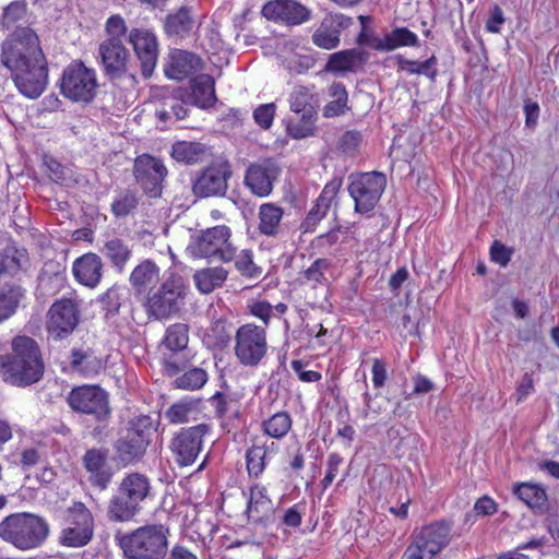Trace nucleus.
Here are the masks:
<instances>
[{"instance_id":"obj_30","label":"nucleus","mask_w":559,"mask_h":559,"mask_svg":"<svg viewBox=\"0 0 559 559\" xmlns=\"http://www.w3.org/2000/svg\"><path fill=\"white\" fill-rule=\"evenodd\" d=\"M273 509L272 501L266 493V488L260 484L250 487L247 514L253 522L261 521Z\"/></svg>"},{"instance_id":"obj_7","label":"nucleus","mask_w":559,"mask_h":559,"mask_svg":"<svg viewBox=\"0 0 559 559\" xmlns=\"http://www.w3.org/2000/svg\"><path fill=\"white\" fill-rule=\"evenodd\" d=\"M231 236V229L227 225L203 229L192 237L188 251L193 258L230 262L237 252Z\"/></svg>"},{"instance_id":"obj_58","label":"nucleus","mask_w":559,"mask_h":559,"mask_svg":"<svg viewBox=\"0 0 559 559\" xmlns=\"http://www.w3.org/2000/svg\"><path fill=\"white\" fill-rule=\"evenodd\" d=\"M207 338H211L213 336V341L211 342V344L213 346H223L227 343L228 338H229V335L226 331V325H225V322H222V321H215L207 334H206Z\"/></svg>"},{"instance_id":"obj_43","label":"nucleus","mask_w":559,"mask_h":559,"mask_svg":"<svg viewBox=\"0 0 559 559\" xmlns=\"http://www.w3.org/2000/svg\"><path fill=\"white\" fill-rule=\"evenodd\" d=\"M27 2L25 0H16L9 3L0 16V26L10 29L16 24L26 21Z\"/></svg>"},{"instance_id":"obj_50","label":"nucleus","mask_w":559,"mask_h":559,"mask_svg":"<svg viewBox=\"0 0 559 559\" xmlns=\"http://www.w3.org/2000/svg\"><path fill=\"white\" fill-rule=\"evenodd\" d=\"M127 24L122 16L115 14L108 17L105 24L106 38L104 40H114L123 43L127 36Z\"/></svg>"},{"instance_id":"obj_8","label":"nucleus","mask_w":559,"mask_h":559,"mask_svg":"<svg viewBox=\"0 0 559 559\" xmlns=\"http://www.w3.org/2000/svg\"><path fill=\"white\" fill-rule=\"evenodd\" d=\"M98 83L96 71L82 61H73L66 67L61 78V93L79 103H90L96 95Z\"/></svg>"},{"instance_id":"obj_32","label":"nucleus","mask_w":559,"mask_h":559,"mask_svg":"<svg viewBox=\"0 0 559 559\" xmlns=\"http://www.w3.org/2000/svg\"><path fill=\"white\" fill-rule=\"evenodd\" d=\"M215 83L211 75L201 74L191 81V98L195 106L207 108L215 104Z\"/></svg>"},{"instance_id":"obj_59","label":"nucleus","mask_w":559,"mask_h":559,"mask_svg":"<svg viewBox=\"0 0 559 559\" xmlns=\"http://www.w3.org/2000/svg\"><path fill=\"white\" fill-rule=\"evenodd\" d=\"M361 142V134L357 131H347L340 139V147L345 153L356 151Z\"/></svg>"},{"instance_id":"obj_54","label":"nucleus","mask_w":559,"mask_h":559,"mask_svg":"<svg viewBox=\"0 0 559 559\" xmlns=\"http://www.w3.org/2000/svg\"><path fill=\"white\" fill-rule=\"evenodd\" d=\"M386 404L388 400L383 396L376 395L374 397H370L368 394H366L365 417L371 419L377 418L386 408Z\"/></svg>"},{"instance_id":"obj_46","label":"nucleus","mask_w":559,"mask_h":559,"mask_svg":"<svg viewBox=\"0 0 559 559\" xmlns=\"http://www.w3.org/2000/svg\"><path fill=\"white\" fill-rule=\"evenodd\" d=\"M330 261L328 259H317L308 269H306L300 275V282L309 285L312 288L319 284L325 282L324 273L330 267Z\"/></svg>"},{"instance_id":"obj_5","label":"nucleus","mask_w":559,"mask_h":559,"mask_svg":"<svg viewBox=\"0 0 559 559\" xmlns=\"http://www.w3.org/2000/svg\"><path fill=\"white\" fill-rule=\"evenodd\" d=\"M169 528L163 524L140 526L120 538V547L129 559H165Z\"/></svg>"},{"instance_id":"obj_53","label":"nucleus","mask_w":559,"mask_h":559,"mask_svg":"<svg viewBox=\"0 0 559 559\" xmlns=\"http://www.w3.org/2000/svg\"><path fill=\"white\" fill-rule=\"evenodd\" d=\"M343 463V457L338 453H331L326 461V474L321 481L322 488L325 490L335 479L338 468Z\"/></svg>"},{"instance_id":"obj_6","label":"nucleus","mask_w":559,"mask_h":559,"mask_svg":"<svg viewBox=\"0 0 559 559\" xmlns=\"http://www.w3.org/2000/svg\"><path fill=\"white\" fill-rule=\"evenodd\" d=\"M290 110L299 118L287 119L286 129L294 139H304L313 134L319 97L314 86L296 85L288 96Z\"/></svg>"},{"instance_id":"obj_40","label":"nucleus","mask_w":559,"mask_h":559,"mask_svg":"<svg viewBox=\"0 0 559 559\" xmlns=\"http://www.w3.org/2000/svg\"><path fill=\"white\" fill-rule=\"evenodd\" d=\"M514 493L532 509H540L545 506L547 496L545 490L534 484L523 483L514 488Z\"/></svg>"},{"instance_id":"obj_26","label":"nucleus","mask_w":559,"mask_h":559,"mask_svg":"<svg viewBox=\"0 0 559 559\" xmlns=\"http://www.w3.org/2000/svg\"><path fill=\"white\" fill-rule=\"evenodd\" d=\"M449 526L437 522L421 527L413 542L426 549L427 554L436 556L449 544Z\"/></svg>"},{"instance_id":"obj_64","label":"nucleus","mask_w":559,"mask_h":559,"mask_svg":"<svg viewBox=\"0 0 559 559\" xmlns=\"http://www.w3.org/2000/svg\"><path fill=\"white\" fill-rule=\"evenodd\" d=\"M435 556L427 554V550L412 543L404 551L402 559H433Z\"/></svg>"},{"instance_id":"obj_13","label":"nucleus","mask_w":559,"mask_h":559,"mask_svg":"<svg viewBox=\"0 0 559 559\" xmlns=\"http://www.w3.org/2000/svg\"><path fill=\"white\" fill-rule=\"evenodd\" d=\"M94 532L91 511L82 502H75L68 509L67 525L61 531L59 542L67 547H83L90 543Z\"/></svg>"},{"instance_id":"obj_2","label":"nucleus","mask_w":559,"mask_h":559,"mask_svg":"<svg viewBox=\"0 0 559 559\" xmlns=\"http://www.w3.org/2000/svg\"><path fill=\"white\" fill-rule=\"evenodd\" d=\"M0 372L5 382L27 386L44 374V361L38 344L29 336L20 335L12 341V354L0 356Z\"/></svg>"},{"instance_id":"obj_10","label":"nucleus","mask_w":559,"mask_h":559,"mask_svg":"<svg viewBox=\"0 0 559 559\" xmlns=\"http://www.w3.org/2000/svg\"><path fill=\"white\" fill-rule=\"evenodd\" d=\"M183 285L179 277L170 276L160 287L147 295L145 309L148 317L156 320L167 319L180 309Z\"/></svg>"},{"instance_id":"obj_15","label":"nucleus","mask_w":559,"mask_h":559,"mask_svg":"<svg viewBox=\"0 0 559 559\" xmlns=\"http://www.w3.org/2000/svg\"><path fill=\"white\" fill-rule=\"evenodd\" d=\"M134 176L144 192L156 198L162 193V182L167 176V168L160 159L143 154L134 160Z\"/></svg>"},{"instance_id":"obj_20","label":"nucleus","mask_w":559,"mask_h":559,"mask_svg":"<svg viewBox=\"0 0 559 559\" xmlns=\"http://www.w3.org/2000/svg\"><path fill=\"white\" fill-rule=\"evenodd\" d=\"M229 176L230 173L227 164H212L194 181L193 193L199 198L223 195L227 190V179Z\"/></svg>"},{"instance_id":"obj_41","label":"nucleus","mask_w":559,"mask_h":559,"mask_svg":"<svg viewBox=\"0 0 559 559\" xmlns=\"http://www.w3.org/2000/svg\"><path fill=\"white\" fill-rule=\"evenodd\" d=\"M360 60V52L355 49L343 50L332 53L325 66L329 72L350 71Z\"/></svg>"},{"instance_id":"obj_29","label":"nucleus","mask_w":559,"mask_h":559,"mask_svg":"<svg viewBox=\"0 0 559 559\" xmlns=\"http://www.w3.org/2000/svg\"><path fill=\"white\" fill-rule=\"evenodd\" d=\"M418 45V36L406 27H396L382 38H376L371 47L378 51H392L401 47Z\"/></svg>"},{"instance_id":"obj_16","label":"nucleus","mask_w":559,"mask_h":559,"mask_svg":"<svg viewBox=\"0 0 559 559\" xmlns=\"http://www.w3.org/2000/svg\"><path fill=\"white\" fill-rule=\"evenodd\" d=\"M207 432L205 425L181 429L171 441V451L176 461L181 466H189L198 457L203 442V437Z\"/></svg>"},{"instance_id":"obj_18","label":"nucleus","mask_w":559,"mask_h":559,"mask_svg":"<svg viewBox=\"0 0 559 559\" xmlns=\"http://www.w3.org/2000/svg\"><path fill=\"white\" fill-rule=\"evenodd\" d=\"M98 55L104 72L109 79H120L128 73L131 53L123 43L103 40L98 48Z\"/></svg>"},{"instance_id":"obj_38","label":"nucleus","mask_w":559,"mask_h":559,"mask_svg":"<svg viewBox=\"0 0 559 559\" xmlns=\"http://www.w3.org/2000/svg\"><path fill=\"white\" fill-rule=\"evenodd\" d=\"M103 254L110 260L114 266L120 271L123 270L124 265L131 258V249L129 246L119 238L108 239L102 250Z\"/></svg>"},{"instance_id":"obj_23","label":"nucleus","mask_w":559,"mask_h":559,"mask_svg":"<svg viewBox=\"0 0 559 559\" xmlns=\"http://www.w3.org/2000/svg\"><path fill=\"white\" fill-rule=\"evenodd\" d=\"M277 175L278 168L276 165L270 159H264L248 167L245 183L254 195L267 197L273 190V183Z\"/></svg>"},{"instance_id":"obj_63","label":"nucleus","mask_w":559,"mask_h":559,"mask_svg":"<svg viewBox=\"0 0 559 559\" xmlns=\"http://www.w3.org/2000/svg\"><path fill=\"white\" fill-rule=\"evenodd\" d=\"M372 383L376 388H382L386 380V368L382 360L374 358L372 360Z\"/></svg>"},{"instance_id":"obj_19","label":"nucleus","mask_w":559,"mask_h":559,"mask_svg":"<svg viewBox=\"0 0 559 559\" xmlns=\"http://www.w3.org/2000/svg\"><path fill=\"white\" fill-rule=\"evenodd\" d=\"M108 455L107 449L92 448L82 456V464L88 475L90 484L99 490H105L114 476Z\"/></svg>"},{"instance_id":"obj_27","label":"nucleus","mask_w":559,"mask_h":559,"mask_svg":"<svg viewBox=\"0 0 559 559\" xmlns=\"http://www.w3.org/2000/svg\"><path fill=\"white\" fill-rule=\"evenodd\" d=\"M201 68V59L186 50H173L169 53V61L165 68V74L171 80L180 81Z\"/></svg>"},{"instance_id":"obj_61","label":"nucleus","mask_w":559,"mask_h":559,"mask_svg":"<svg viewBox=\"0 0 559 559\" xmlns=\"http://www.w3.org/2000/svg\"><path fill=\"white\" fill-rule=\"evenodd\" d=\"M504 23L503 11L500 7L495 5L489 14V17L486 22V31L489 33H499L502 24Z\"/></svg>"},{"instance_id":"obj_37","label":"nucleus","mask_w":559,"mask_h":559,"mask_svg":"<svg viewBox=\"0 0 559 559\" xmlns=\"http://www.w3.org/2000/svg\"><path fill=\"white\" fill-rule=\"evenodd\" d=\"M329 96L332 98L323 108L326 118L338 117L348 109V94L342 83H333L329 87Z\"/></svg>"},{"instance_id":"obj_4","label":"nucleus","mask_w":559,"mask_h":559,"mask_svg":"<svg viewBox=\"0 0 559 559\" xmlns=\"http://www.w3.org/2000/svg\"><path fill=\"white\" fill-rule=\"evenodd\" d=\"M48 535L49 524L34 513H13L0 522V538L20 550L40 547Z\"/></svg>"},{"instance_id":"obj_25","label":"nucleus","mask_w":559,"mask_h":559,"mask_svg":"<svg viewBox=\"0 0 559 559\" xmlns=\"http://www.w3.org/2000/svg\"><path fill=\"white\" fill-rule=\"evenodd\" d=\"M349 19L343 14L328 15L312 35L313 44L322 49L331 50L340 44V28L348 24Z\"/></svg>"},{"instance_id":"obj_3","label":"nucleus","mask_w":559,"mask_h":559,"mask_svg":"<svg viewBox=\"0 0 559 559\" xmlns=\"http://www.w3.org/2000/svg\"><path fill=\"white\" fill-rule=\"evenodd\" d=\"M150 478L142 473L126 474L119 483L117 495L108 502L107 516L114 522H129L141 510V503L151 496Z\"/></svg>"},{"instance_id":"obj_42","label":"nucleus","mask_w":559,"mask_h":559,"mask_svg":"<svg viewBox=\"0 0 559 559\" xmlns=\"http://www.w3.org/2000/svg\"><path fill=\"white\" fill-rule=\"evenodd\" d=\"M23 296L24 292L17 286H8L0 290V322L15 312Z\"/></svg>"},{"instance_id":"obj_24","label":"nucleus","mask_w":559,"mask_h":559,"mask_svg":"<svg viewBox=\"0 0 559 559\" xmlns=\"http://www.w3.org/2000/svg\"><path fill=\"white\" fill-rule=\"evenodd\" d=\"M342 186L338 178L332 179L325 185L314 205L301 224L304 233L312 231L317 224L326 215Z\"/></svg>"},{"instance_id":"obj_11","label":"nucleus","mask_w":559,"mask_h":559,"mask_svg":"<svg viewBox=\"0 0 559 559\" xmlns=\"http://www.w3.org/2000/svg\"><path fill=\"white\" fill-rule=\"evenodd\" d=\"M386 186V178L381 173H364L350 177L348 192L355 202V211L368 213L373 210Z\"/></svg>"},{"instance_id":"obj_62","label":"nucleus","mask_w":559,"mask_h":559,"mask_svg":"<svg viewBox=\"0 0 559 559\" xmlns=\"http://www.w3.org/2000/svg\"><path fill=\"white\" fill-rule=\"evenodd\" d=\"M474 511L476 512L477 515H491L496 513L497 504L493 501V499H491L488 496H484L475 502Z\"/></svg>"},{"instance_id":"obj_17","label":"nucleus","mask_w":559,"mask_h":559,"mask_svg":"<svg viewBox=\"0 0 559 559\" xmlns=\"http://www.w3.org/2000/svg\"><path fill=\"white\" fill-rule=\"evenodd\" d=\"M262 15L276 23L294 26L306 23L311 17V10L295 0H272L261 10Z\"/></svg>"},{"instance_id":"obj_34","label":"nucleus","mask_w":559,"mask_h":559,"mask_svg":"<svg viewBox=\"0 0 559 559\" xmlns=\"http://www.w3.org/2000/svg\"><path fill=\"white\" fill-rule=\"evenodd\" d=\"M283 209L274 203H263L259 207L258 229L262 235L275 237L281 230Z\"/></svg>"},{"instance_id":"obj_31","label":"nucleus","mask_w":559,"mask_h":559,"mask_svg":"<svg viewBox=\"0 0 559 559\" xmlns=\"http://www.w3.org/2000/svg\"><path fill=\"white\" fill-rule=\"evenodd\" d=\"M195 22L190 9L180 8L175 13L168 14L165 19L164 29L168 36L186 37L193 31Z\"/></svg>"},{"instance_id":"obj_22","label":"nucleus","mask_w":559,"mask_h":559,"mask_svg":"<svg viewBox=\"0 0 559 559\" xmlns=\"http://www.w3.org/2000/svg\"><path fill=\"white\" fill-rule=\"evenodd\" d=\"M129 40L141 61L143 76L150 78L154 72L158 57L156 36L148 31L134 28L130 32Z\"/></svg>"},{"instance_id":"obj_55","label":"nucleus","mask_w":559,"mask_h":559,"mask_svg":"<svg viewBox=\"0 0 559 559\" xmlns=\"http://www.w3.org/2000/svg\"><path fill=\"white\" fill-rule=\"evenodd\" d=\"M314 66V60L310 56L295 55L287 60V69L290 72L302 74Z\"/></svg>"},{"instance_id":"obj_44","label":"nucleus","mask_w":559,"mask_h":559,"mask_svg":"<svg viewBox=\"0 0 559 559\" xmlns=\"http://www.w3.org/2000/svg\"><path fill=\"white\" fill-rule=\"evenodd\" d=\"M198 412V402L191 399H183L173 404L166 412V418L171 424L187 423Z\"/></svg>"},{"instance_id":"obj_35","label":"nucleus","mask_w":559,"mask_h":559,"mask_svg":"<svg viewBox=\"0 0 559 559\" xmlns=\"http://www.w3.org/2000/svg\"><path fill=\"white\" fill-rule=\"evenodd\" d=\"M205 153V145L194 141H177L171 147V157L187 165L202 162Z\"/></svg>"},{"instance_id":"obj_45","label":"nucleus","mask_w":559,"mask_h":559,"mask_svg":"<svg viewBox=\"0 0 559 559\" xmlns=\"http://www.w3.org/2000/svg\"><path fill=\"white\" fill-rule=\"evenodd\" d=\"M189 330L186 324H173L165 334L164 344L171 352H181L187 348Z\"/></svg>"},{"instance_id":"obj_39","label":"nucleus","mask_w":559,"mask_h":559,"mask_svg":"<svg viewBox=\"0 0 559 559\" xmlns=\"http://www.w3.org/2000/svg\"><path fill=\"white\" fill-rule=\"evenodd\" d=\"M293 420L288 413L278 412L262 423L263 431L271 438L282 439L292 429Z\"/></svg>"},{"instance_id":"obj_49","label":"nucleus","mask_w":559,"mask_h":559,"mask_svg":"<svg viewBox=\"0 0 559 559\" xmlns=\"http://www.w3.org/2000/svg\"><path fill=\"white\" fill-rule=\"evenodd\" d=\"M266 450L263 447H252L247 451V469L250 476H260L265 468Z\"/></svg>"},{"instance_id":"obj_56","label":"nucleus","mask_w":559,"mask_h":559,"mask_svg":"<svg viewBox=\"0 0 559 559\" xmlns=\"http://www.w3.org/2000/svg\"><path fill=\"white\" fill-rule=\"evenodd\" d=\"M248 308L252 316L262 320V322L264 323L263 328L269 325V321L273 309L270 302L264 300H253L252 302L249 304Z\"/></svg>"},{"instance_id":"obj_28","label":"nucleus","mask_w":559,"mask_h":559,"mask_svg":"<svg viewBox=\"0 0 559 559\" xmlns=\"http://www.w3.org/2000/svg\"><path fill=\"white\" fill-rule=\"evenodd\" d=\"M103 263L95 253H86L73 263L75 280L84 286L95 287L102 278Z\"/></svg>"},{"instance_id":"obj_52","label":"nucleus","mask_w":559,"mask_h":559,"mask_svg":"<svg viewBox=\"0 0 559 559\" xmlns=\"http://www.w3.org/2000/svg\"><path fill=\"white\" fill-rule=\"evenodd\" d=\"M234 259L236 260V267L242 275L254 277L260 273L253 263L251 251L242 250L238 255L236 254Z\"/></svg>"},{"instance_id":"obj_60","label":"nucleus","mask_w":559,"mask_h":559,"mask_svg":"<svg viewBox=\"0 0 559 559\" xmlns=\"http://www.w3.org/2000/svg\"><path fill=\"white\" fill-rule=\"evenodd\" d=\"M103 368L102 360L96 356L88 354L84 362L78 369L83 376L90 378L96 376Z\"/></svg>"},{"instance_id":"obj_12","label":"nucleus","mask_w":559,"mask_h":559,"mask_svg":"<svg viewBox=\"0 0 559 559\" xmlns=\"http://www.w3.org/2000/svg\"><path fill=\"white\" fill-rule=\"evenodd\" d=\"M80 305L75 299L61 298L49 308L46 317V331L49 338L60 341L73 333L79 324Z\"/></svg>"},{"instance_id":"obj_21","label":"nucleus","mask_w":559,"mask_h":559,"mask_svg":"<svg viewBox=\"0 0 559 559\" xmlns=\"http://www.w3.org/2000/svg\"><path fill=\"white\" fill-rule=\"evenodd\" d=\"M148 443L150 430L133 426L128 429L126 436L117 440L115 444L117 457L123 465L133 464L144 455Z\"/></svg>"},{"instance_id":"obj_9","label":"nucleus","mask_w":559,"mask_h":559,"mask_svg":"<svg viewBox=\"0 0 559 559\" xmlns=\"http://www.w3.org/2000/svg\"><path fill=\"white\" fill-rule=\"evenodd\" d=\"M265 328L246 323L238 328L235 335V356L246 367H255L267 353Z\"/></svg>"},{"instance_id":"obj_57","label":"nucleus","mask_w":559,"mask_h":559,"mask_svg":"<svg viewBox=\"0 0 559 559\" xmlns=\"http://www.w3.org/2000/svg\"><path fill=\"white\" fill-rule=\"evenodd\" d=\"M512 249L499 241H495L490 248L491 260L501 266H507L512 257Z\"/></svg>"},{"instance_id":"obj_48","label":"nucleus","mask_w":559,"mask_h":559,"mask_svg":"<svg viewBox=\"0 0 559 559\" xmlns=\"http://www.w3.org/2000/svg\"><path fill=\"white\" fill-rule=\"evenodd\" d=\"M138 205V198L133 191H122L111 203L115 216L122 217L130 214Z\"/></svg>"},{"instance_id":"obj_14","label":"nucleus","mask_w":559,"mask_h":559,"mask_svg":"<svg viewBox=\"0 0 559 559\" xmlns=\"http://www.w3.org/2000/svg\"><path fill=\"white\" fill-rule=\"evenodd\" d=\"M70 407L78 413L105 417L109 413L108 395L98 385H82L74 388L69 396Z\"/></svg>"},{"instance_id":"obj_36","label":"nucleus","mask_w":559,"mask_h":559,"mask_svg":"<svg viewBox=\"0 0 559 559\" xmlns=\"http://www.w3.org/2000/svg\"><path fill=\"white\" fill-rule=\"evenodd\" d=\"M228 272L222 266L205 267L193 275L197 288L202 294H210L222 286L227 280Z\"/></svg>"},{"instance_id":"obj_33","label":"nucleus","mask_w":559,"mask_h":559,"mask_svg":"<svg viewBox=\"0 0 559 559\" xmlns=\"http://www.w3.org/2000/svg\"><path fill=\"white\" fill-rule=\"evenodd\" d=\"M159 267L152 260H145L134 267L130 274V283L138 293L159 282Z\"/></svg>"},{"instance_id":"obj_1","label":"nucleus","mask_w":559,"mask_h":559,"mask_svg":"<svg viewBox=\"0 0 559 559\" xmlns=\"http://www.w3.org/2000/svg\"><path fill=\"white\" fill-rule=\"evenodd\" d=\"M1 63L10 71L17 91L38 98L48 85V66L39 39L29 27H17L1 45Z\"/></svg>"},{"instance_id":"obj_51","label":"nucleus","mask_w":559,"mask_h":559,"mask_svg":"<svg viewBox=\"0 0 559 559\" xmlns=\"http://www.w3.org/2000/svg\"><path fill=\"white\" fill-rule=\"evenodd\" d=\"M276 105L274 103L263 104L253 111V119L257 124L267 130L274 120Z\"/></svg>"},{"instance_id":"obj_47","label":"nucleus","mask_w":559,"mask_h":559,"mask_svg":"<svg viewBox=\"0 0 559 559\" xmlns=\"http://www.w3.org/2000/svg\"><path fill=\"white\" fill-rule=\"evenodd\" d=\"M207 382V372L202 368H192L176 378L175 385L183 390H199Z\"/></svg>"}]
</instances>
